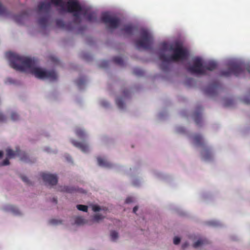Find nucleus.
I'll return each instance as SVG.
<instances>
[{"mask_svg":"<svg viewBox=\"0 0 250 250\" xmlns=\"http://www.w3.org/2000/svg\"><path fill=\"white\" fill-rule=\"evenodd\" d=\"M6 56L9 61L10 66L16 70L29 72L39 79L54 81L57 78L54 71H45L36 67L37 61L35 59L20 56L11 52H7Z\"/></svg>","mask_w":250,"mask_h":250,"instance_id":"obj_1","label":"nucleus"},{"mask_svg":"<svg viewBox=\"0 0 250 250\" xmlns=\"http://www.w3.org/2000/svg\"><path fill=\"white\" fill-rule=\"evenodd\" d=\"M161 50L163 51L173 52V54L170 56H167L162 52L159 54V59L162 62L160 64V68L164 71L169 70L170 62L186 60L188 57L189 53L188 50L178 42H176L174 44L163 42L161 44Z\"/></svg>","mask_w":250,"mask_h":250,"instance_id":"obj_2","label":"nucleus"},{"mask_svg":"<svg viewBox=\"0 0 250 250\" xmlns=\"http://www.w3.org/2000/svg\"><path fill=\"white\" fill-rule=\"evenodd\" d=\"M51 4L56 7H59L58 9L59 13H73V16L76 18L75 21H80L79 18L80 13L82 10V6L76 0H69L65 2L63 0H51V2H41L38 5V8L40 12L45 11L46 13L49 12L51 8Z\"/></svg>","mask_w":250,"mask_h":250,"instance_id":"obj_3","label":"nucleus"},{"mask_svg":"<svg viewBox=\"0 0 250 250\" xmlns=\"http://www.w3.org/2000/svg\"><path fill=\"white\" fill-rule=\"evenodd\" d=\"M140 39L135 41V44L138 49L143 48L148 49L151 48L153 38L146 30H142L140 33Z\"/></svg>","mask_w":250,"mask_h":250,"instance_id":"obj_4","label":"nucleus"},{"mask_svg":"<svg viewBox=\"0 0 250 250\" xmlns=\"http://www.w3.org/2000/svg\"><path fill=\"white\" fill-rule=\"evenodd\" d=\"M244 70L241 64L237 63H231L228 69L221 72V76L226 77H229L231 74L239 76L243 73Z\"/></svg>","mask_w":250,"mask_h":250,"instance_id":"obj_5","label":"nucleus"},{"mask_svg":"<svg viewBox=\"0 0 250 250\" xmlns=\"http://www.w3.org/2000/svg\"><path fill=\"white\" fill-rule=\"evenodd\" d=\"M193 65L188 68V71L192 74H205V66L201 59L196 58L193 60Z\"/></svg>","mask_w":250,"mask_h":250,"instance_id":"obj_6","label":"nucleus"},{"mask_svg":"<svg viewBox=\"0 0 250 250\" xmlns=\"http://www.w3.org/2000/svg\"><path fill=\"white\" fill-rule=\"evenodd\" d=\"M101 20L109 28L112 29L117 28L120 23V21L118 18L112 17L107 13L102 14Z\"/></svg>","mask_w":250,"mask_h":250,"instance_id":"obj_7","label":"nucleus"},{"mask_svg":"<svg viewBox=\"0 0 250 250\" xmlns=\"http://www.w3.org/2000/svg\"><path fill=\"white\" fill-rule=\"evenodd\" d=\"M82 8H83L82 7ZM83 13V14L86 17L87 20L89 22H96L97 21V15L95 12L94 11H91L89 10L88 9H82V10L80 12V15H79V19H80V21H75V17H74V19L73 20V22L75 24H80L81 22V19L80 18V15Z\"/></svg>","mask_w":250,"mask_h":250,"instance_id":"obj_8","label":"nucleus"},{"mask_svg":"<svg viewBox=\"0 0 250 250\" xmlns=\"http://www.w3.org/2000/svg\"><path fill=\"white\" fill-rule=\"evenodd\" d=\"M41 176L45 184H48V185H55L58 182V178L56 175L47 173H42L41 174Z\"/></svg>","mask_w":250,"mask_h":250,"instance_id":"obj_9","label":"nucleus"},{"mask_svg":"<svg viewBox=\"0 0 250 250\" xmlns=\"http://www.w3.org/2000/svg\"><path fill=\"white\" fill-rule=\"evenodd\" d=\"M219 86V83L218 82H214L205 88V93L208 96L211 97L214 96L217 93L218 89Z\"/></svg>","mask_w":250,"mask_h":250,"instance_id":"obj_10","label":"nucleus"},{"mask_svg":"<svg viewBox=\"0 0 250 250\" xmlns=\"http://www.w3.org/2000/svg\"><path fill=\"white\" fill-rule=\"evenodd\" d=\"M135 30V28L134 26H132L131 24H127L125 25L121 29V31L124 36H130L133 34Z\"/></svg>","mask_w":250,"mask_h":250,"instance_id":"obj_11","label":"nucleus"},{"mask_svg":"<svg viewBox=\"0 0 250 250\" xmlns=\"http://www.w3.org/2000/svg\"><path fill=\"white\" fill-rule=\"evenodd\" d=\"M60 190L62 192H65L67 193H72L76 192L86 193L81 188H77L73 187L63 186L61 187Z\"/></svg>","mask_w":250,"mask_h":250,"instance_id":"obj_12","label":"nucleus"},{"mask_svg":"<svg viewBox=\"0 0 250 250\" xmlns=\"http://www.w3.org/2000/svg\"><path fill=\"white\" fill-rule=\"evenodd\" d=\"M71 143L75 146L80 149L83 152H87L88 151V146L86 144L78 142L74 140L71 141Z\"/></svg>","mask_w":250,"mask_h":250,"instance_id":"obj_13","label":"nucleus"},{"mask_svg":"<svg viewBox=\"0 0 250 250\" xmlns=\"http://www.w3.org/2000/svg\"><path fill=\"white\" fill-rule=\"evenodd\" d=\"M56 25L58 27L63 29H65L68 31H71L73 29L72 27L71 26V23L66 24L62 20H57L56 21Z\"/></svg>","mask_w":250,"mask_h":250,"instance_id":"obj_14","label":"nucleus"},{"mask_svg":"<svg viewBox=\"0 0 250 250\" xmlns=\"http://www.w3.org/2000/svg\"><path fill=\"white\" fill-rule=\"evenodd\" d=\"M193 140L194 144L197 146H203L204 145L203 138L200 134H195L193 137Z\"/></svg>","mask_w":250,"mask_h":250,"instance_id":"obj_15","label":"nucleus"},{"mask_svg":"<svg viewBox=\"0 0 250 250\" xmlns=\"http://www.w3.org/2000/svg\"><path fill=\"white\" fill-rule=\"evenodd\" d=\"M204 66H205V72L207 70L212 71L217 67V63L215 62L210 61L204 64Z\"/></svg>","mask_w":250,"mask_h":250,"instance_id":"obj_16","label":"nucleus"},{"mask_svg":"<svg viewBox=\"0 0 250 250\" xmlns=\"http://www.w3.org/2000/svg\"><path fill=\"white\" fill-rule=\"evenodd\" d=\"M201 154L203 158L205 160H208L211 159L212 158V155L210 151L208 148H205L202 151Z\"/></svg>","mask_w":250,"mask_h":250,"instance_id":"obj_17","label":"nucleus"},{"mask_svg":"<svg viewBox=\"0 0 250 250\" xmlns=\"http://www.w3.org/2000/svg\"><path fill=\"white\" fill-rule=\"evenodd\" d=\"M97 160L98 165L100 166L105 167H110L111 166V165L109 162L102 158H98Z\"/></svg>","mask_w":250,"mask_h":250,"instance_id":"obj_18","label":"nucleus"},{"mask_svg":"<svg viewBox=\"0 0 250 250\" xmlns=\"http://www.w3.org/2000/svg\"><path fill=\"white\" fill-rule=\"evenodd\" d=\"M6 209L12 212L15 215H19L21 214L19 209L13 205L8 206Z\"/></svg>","mask_w":250,"mask_h":250,"instance_id":"obj_19","label":"nucleus"},{"mask_svg":"<svg viewBox=\"0 0 250 250\" xmlns=\"http://www.w3.org/2000/svg\"><path fill=\"white\" fill-rule=\"evenodd\" d=\"M194 122L197 125H200L202 121L201 114L200 112H195L193 115Z\"/></svg>","mask_w":250,"mask_h":250,"instance_id":"obj_20","label":"nucleus"},{"mask_svg":"<svg viewBox=\"0 0 250 250\" xmlns=\"http://www.w3.org/2000/svg\"><path fill=\"white\" fill-rule=\"evenodd\" d=\"M91 208L92 210L94 212L100 211L101 210L106 211L108 210L107 208L104 207H101L97 205H92Z\"/></svg>","mask_w":250,"mask_h":250,"instance_id":"obj_21","label":"nucleus"},{"mask_svg":"<svg viewBox=\"0 0 250 250\" xmlns=\"http://www.w3.org/2000/svg\"><path fill=\"white\" fill-rule=\"evenodd\" d=\"M208 243L206 239H200L193 244V247L194 248H197L198 247L204 245Z\"/></svg>","mask_w":250,"mask_h":250,"instance_id":"obj_22","label":"nucleus"},{"mask_svg":"<svg viewBox=\"0 0 250 250\" xmlns=\"http://www.w3.org/2000/svg\"><path fill=\"white\" fill-rule=\"evenodd\" d=\"M76 135L81 139H83L85 137V134L84 131L80 128H77L76 129Z\"/></svg>","mask_w":250,"mask_h":250,"instance_id":"obj_23","label":"nucleus"},{"mask_svg":"<svg viewBox=\"0 0 250 250\" xmlns=\"http://www.w3.org/2000/svg\"><path fill=\"white\" fill-rule=\"evenodd\" d=\"M39 24L42 27H45L48 23V19L46 17H41L38 20Z\"/></svg>","mask_w":250,"mask_h":250,"instance_id":"obj_24","label":"nucleus"},{"mask_svg":"<svg viewBox=\"0 0 250 250\" xmlns=\"http://www.w3.org/2000/svg\"><path fill=\"white\" fill-rule=\"evenodd\" d=\"M113 61L117 64L121 66H124V62L120 57H115L113 58Z\"/></svg>","mask_w":250,"mask_h":250,"instance_id":"obj_25","label":"nucleus"},{"mask_svg":"<svg viewBox=\"0 0 250 250\" xmlns=\"http://www.w3.org/2000/svg\"><path fill=\"white\" fill-rule=\"evenodd\" d=\"M84 219L81 216L76 217L75 219V223L78 225H81L85 224Z\"/></svg>","mask_w":250,"mask_h":250,"instance_id":"obj_26","label":"nucleus"},{"mask_svg":"<svg viewBox=\"0 0 250 250\" xmlns=\"http://www.w3.org/2000/svg\"><path fill=\"white\" fill-rule=\"evenodd\" d=\"M116 103L118 107L120 109H123L124 108V103L123 100L121 98H118L116 100Z\"/></svg>","mask_w":250,"mask_h":250,"instance_id":"obj_27","label":"nucleus"},{"mask_svg":"<svg viewBox=\"0 0 250 250\" xmlns=\"http://www.w3.org/2000/svg\"><path fill=\"white\" fill-rule=\"evenodd\" d=\"M104 216L99 214H96L93 217V221L96 222H99L100 220H103L104 218Z\"/></svg>","mask_w":250,"mask_h":250,"instance_id":"obj_28","label":"nucleus"},{"mask_svg":"<svg viewBox=\"0 0 250 250\" xmlns=\"http://www.w3.org/2000/svg\"><path fill=\"white\" fill-rule=\"evenodd\" d=\"M85 80L84 78H81L78 79L76 83L77 85L79 88H81L82 86L85 83Z\"/></svg>","mask_w":250,"mask_h":250,"instance_id":"obj_29","label":"nucleus"},{"mask_svg":"<svg viewBox=\"0 0 250 250\" xmlns=\"http://www.w3.org/2000/svg\"><path fill=\"white\" fill-rule=\"evenodd\" d=\"M0 15H7L8 12L7 9L4 7L0 2Z\"/></svg>","mask_w":250,"mask_h":250,"instance_id":"obj_30","label":"nucleus"},{"mask_svg":"<svg viewBox=\"0 0 250 250\" xmlns=\"http://www.w3.org/2000/svg\"><path fill=\"white\" fill-rule=\"evenodd\" d=\"M6 155L8 158H12L16 155V153L13 150L8 149L6 150Z\"/></svg>","mask_w":250,"mask_h":250,"instance_id":"obj_31","label":"nucleus"},{"mask_svg":"<svg viewBox=\"0 0 250 250\" xmlns=\"http://www.w3.org/2000/svg\"><path fill=\"white\" fill-rule=\"evenodd\" d=\"M133 73L137 76H142L144 75V71L139 68H135L133 69Z\"/></svg>","mask_w":250,"mask_h":250,"instance_id":"obj_32","label":"nucleus"},{"mask_svg":"<svg viewBox=\"0 0 250 250\" xmlns=\"http://www.w3.org/2000/svg\"><path fill=\"white\" fill-rule=\"evenodd\" d=\"M78 209L84 212H87L88 207L86 205H78L76 206Z\"/></svg>","mask_w":250,"mask_h":250,"instance_id":"obj_33","label":"nucleus"},{"mask_svg":"<svg viewBox=\"0 0 250 250\" xmlns=\"http://www.w3.org/2000/svg\"><path fill=\"white\" fill-rule=\"evenodd\" d=\"M110 236L112 241H115L117 239L118 237V234L115 231H112L110 233Z\"/></svg>","mask_w":250,"mask_h":250,"instance_id":"obj_34","label":"nucleus"},{"mask_svg":"<svg viewBox=\"0 0 250 250\" xmlns=\"http://www.w3.org/2000/svg\"><path fill=\"white\" fill-rule=\"evenodd\" d=\"M11 118L12 120L17 121L19 119V116L16 112H12L11 115Z\"/></svg>","mask_w":250,"mask_h":250,"instance_id":"obj_35","label":"nucleus"},{"mask_svg":"<svg viewBox=\"0 0 250 250\" xmlns=\"http://www.w3.org/2000/svg\"><path fill=\"white\" fill-rule=\"evenodd\" d=\"M8 157L5 159L1 163H0V166H7L9 164V160Z\"/></svg>","mask_w":250,"mask_h":250,"instance_id":"obj_36","label":"nucleus"},{"mask_svg":"<svg viewBox=\"0 0 250 250\" xmlns=\"http://www.w3.org/2000/svg\"><path fill=\"white\" fill-rule=\"evenodd\" d=\"M50 223L53 225H57L59 224H61L62 222L60 220H58L56 219H51L50 221Z\"/></svg>","mask_w":250,"mask_h":250,"instance_id":"obj_37","label":"nucleus"},{"mask_svg":"<svg viewBox=\"0 0 250 250\" xmlns=\"http://www.w3.org/2000/svg\"><path fill=\"white\" fill-rule=\"evenodd\" d=\"M181 239L178 237H175L173 239V243L175 245H178L180 243Z\"/></svg>","mask_w":250,"mask_h":250,"instance_id":"obj_38","label":"nucleus"},{"mask_svg":"<svg viewBox=\"0 0 250 250\" xmlns=\"http://www.w3.org/2000/svg\"><path fill=\"white\" fill-rule=\"evenodd\" d=\"M6 121V117L1 113H0V123Z\"/></svg>","mask_w":250,"mask_h":250,"instance_id":"obj_39","label":"nucleus"},{"mask_svg":"<svg viewBox=\"0 0 250 250\" xmlns=\"http://www.w3.org/2000/svg\"><path fill=\"white\" fill-rule=\"evenodd\" d=\"M21 178L22 179V180L26 183L27 184H29L30 183H29V181L28 180L27 177H26V176H22L21 177Z\"/></svg>","mask_w":250,"mask_h":250,"instance_id":"obj_40","label":"nucleus"},{"mask_svg":"<svg viewBox=\"0 0 250 250\" xmlns=\"http://www.w3.org/2000/svg\"><path fill=\"white\" fill-rule=\"evenodd\" d=\"M123 95L124 98L127 97L129 95V91L127 89L124 90L123 91Z\"/></svg>","mask_w":250,"mask_h":250,"instance_id":"obj_41","label":"nucleus"},{"mask_svg":"<svg viewBox=\"0 0 250 250\" xmlns=\"http://www.w3.org/2000/svg\"><path fill=\"white\" fill-rule=\"evenodd\" d=\"M233 103V101L231 100H228L226 101L225 103V106H229L230 105Z\"/></svg>","mask_w":250,"mask_h":250,"instance_id":"obj_42","label":"nucleus"},{"mask_svg":"<svg viewBox=\"0 0 250 250\" xmlns=\"http://www.w3.org/2000/svg\"><path fill=\"white\" fill-rule=\"evenodd\" d=\"M108 65V63L106 61H104L102 62L101 64V67H105Z\"/></svg>","mask_w":250,"mask_h":250,"instance_id":"obj_43","label":"nucleus"},{"mask_svg":"<svg viewBox=\"0 0 250 250\" xmlns=\"http://www.w3.org/2000/svg\"><path fill=\"white\" fill-rule=\"evenodd\" d=\"M133 202V198L132 197H127L125 200V203L127 204Z\"/></svg>","mask_w":250,"mask_h":250,"instance_id":"obj_44","label":"nucleus"},{"mask_svg":"<svg viewBox=\"0 0 250 250\" xmlns=\"http://www.w3.org/2000/svg\"><path fill=\"white\" fill-rule=\"evenodd\" d=\"M52 61L55 63H57L58 62V60L57 58H55L54 57L52 58Z\"/></svg>","mask_w":250,"mask_h":250,"instance_id":"obj_45","label":"nucleus"},{"mask_svg":"<svg viewBox=\"0 0 250 250\" xmlns=\"http://www.w3.org/2000/svg\"><path fill=\"white\" fill-rule=\"evenodd\" d=\"M138 207L137 206H135L133 208V212L134 213H136V211L138 210Z\"/></svg>","mask_w":250,"mask_h":250,"instance_id":"obj_46","label":"nucleus"},{"mask_svg":"<svg viewBox=\"0 0 250 250\" xmlns=\"http://www.w3.org/2000/svg\"><path fill=\"white\" fill-rule=\"evenodd\" d=\"M188 246V243L186 242L182 245V248H183V249H185L186 247H187Z\"/></svg>","mask_w":250,"mask_h":250,"instance_id":"obj_47","label":"nucleus"},{"mask_svg":"<svg viewBox=\"0 0 250 250\" xmlns=\"http://www.w3.org/2000/svg\"><path fill=\"white\" fill-rule=\"evenodd\" d=\"M52 202L54 203L55 204L57 203V198L54 197L52 199Z\"/></svg>","mask_w":250,"mask_h":250,"instance_id":"obj_48","label":"nucleus"},{"mask_svg":"<svg viewBox=\"0 0 250 250\" xmlns=\"http://www.w3.org/2000/svg\"><path fill=\"white\" fill-rule=\"evenodd\" d=\"M244 103L246 104H250V101H249V100H248L247 99H244Z\"/></svg>","mask_w":250,"mask_h":250,"instance_id":"obj_49","label":"nucleus"},{"mask_svg":"<svg viewBox=\"0 0 250 250\" xmlns=\"http://www.w3.org/2000/svg\"><path fill=\"white\" fill-rule=\"evenodd\" d=\"M22 17V16H16L15 17V20L17 22H20V21H19L18 20V18L20 17V18H21Z\"/></svg>","mask_w":250,"mask_h":250,"instance_id":"obj_50","label":"nucleus"},{"mask_svg":"<svg viewBox=\"0 0 250 250\" xmlns=\"http://www.w3.org/2000/svg\"><path fill=\"white\" fill-rule=\"evenodd\" d=\"M209 224L211 225H216V223L215 222H211L209 223Z\"/></svg>","mask_w":250,"mask_h":250,"instance_id":"obj_51","label":"nucleus"},{"mask_svg":"<svg viewBox=\"0 0 250 250\" xmlns=\"http://www.w3.org/2000/svg\"><path fill=\"white\" fill-rule=\"evenodd\" d=\"M3 155V152L2 151H0V159L2 157Z\"/></svg>","mask_w":250,"mask_h":250,"instance_id":"obj_52","label":"nucleus"},{"mask_svg":"<svg viewBox=\"0 0 250 250\" xmlns=\"http://www.w3.org/2000/svg\"><path fill=\"white\" fill-rule=\"evenodd\" d=\"M247 69V71L250 73V66L248 67Z\"/></svg>","mask_w":250,"mask_h":250,"instance_id":"obj_53","label":"nucleus"},{"mask_svg":"<svg viewBox=\"0 0 250 250\" xmlns=\"http://www.w3.org/2000/svg\"><path fill=\"white\" fill-rule=\"evenodd\" d=\"M70 159H71L70 158ZM67 160L70 161V160H69V159L67 158Z\"/></svg>","mask_w":250,"mask_h":250,"instance_id":"obj_54","label":"nucleus"}]
</instances>
